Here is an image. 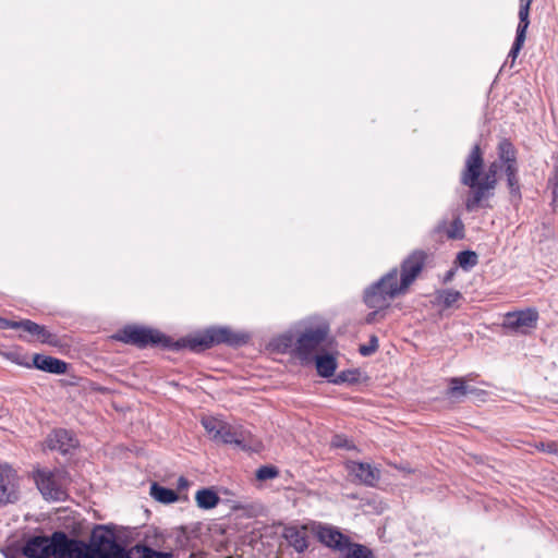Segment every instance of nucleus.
<instances>
[{"instance_id":"cd10ccee","label":"nucleus","mask_w":558,"mask_h":558,"mask_svg":"<svg viewBox=\"0 0 558 558\" xmlns=\"http://www.w3.org/2000/svg\"><path fill=\"white\" fill-rule=\"evenodd\" d=\"M202 424L211 439L217 440L225 422L215 417H207L202 421Z\"/></svg>"},{"instance_id":"f704fd0d","label":"nucleus","mask_w":558,"mask_h":558,"mask_svg":"<svg viewBox=\"0 0 558 558\" xmlns=\"http://www.w3.org/2000/svg\"><path fill=\"white\" fill-rule=\"evenodd\" d=\"M356 381V372L347 369L338 373L336 377L332 379V383L336 385L344 384V383H355Z\"/></svg>"},{"instance_id":"7ed1b4c3","label":"nucleus","mask_w":558,"mask_h":558,"mask_svg":"<svg viewBox=\"0 0 558 558\" xmlns=\"http://www.w3.org/2000/svg\"><path fill=\"white\" fill-rule=\"evenodd\" d=\"M73 558H131L129 550L117 542V536L110 527L97 525L86 543L74 538Z\"/></svg>"},{"instance_id":"79ce46f5","label":"nucleus","mask_w":558,"mask_h":558,"mask_svg":"<svg viewBox=\"0 0 558 558\" xmlns=\"http://www.w3.org/2000/svg\"><path fill=\"white\" fill-rule=\"evenodd\" d=\"M453 275H454V271H453V270H449V271L446 274L444 281H445V282L450 281V280L452 279Z\"/></svg>"},{"instance_id":"f3484780","label":"nucleus","mask_w":558,"mask_h":558,"mask_svg":"<svg viewBox=\"0 0 558 558\" xmlns=\"http://www.w3.org/2000/svg\"><path fill=\"white\" fill-rule=\"evenodd\" d=\"M518 165H507L505 167V174L507 178V185L509 189V193L511 196V199L514 202H520L522 198L521 194V187L519 183V177H518Z\"/></svg>"},{"instance_id":"473e14b6","label":"nucleus","mask_w":558,"mask_h":558,"mask_svg":"<svg viewBox=\"0 0 558 558\" xmlns=\"http://www.w3.org/2000/svg\"><path fill=\"white\" fill-rule=\"evenodd\" d=\"M378 349V338L375 335H372L368 343L361 344L359 348V352L363 356H369L374 354Z\"/></svg>"},{"instance_id":"dca6fc26","label":"nucleus","mask_w":558,"mask_h":558,"mask_svg":"<svg viewBox=\"0 0 558 558\" xmlns=\"http://www.w3.org/2000/svg\"><path fill=\"white\" fill-rule=\"evenodd\" d=\"M449 384L450 387L447 390V396L457 401H461L466 395L477 391L476 388L468 386L462 377H452L449 379Z\"/></svg>"},{"instance_id":"20e7f679","label":"nucleus","mask_w":558,"mask_h":558,"mask_svg":"<svg viewBox=\"0 0 558 558\" xmlns=\"http://www.w3.org/2000/svg\"><path fill=\"white\" fill-rule=\"evenodd\" d=\"M74 538L62 531H56L50 536L33 535L22 547V555L26 558H73Z\"/></svg>"},{"instance_id":"7c9ffc66","label":"nucleus","mask_w":558,"mask_h":558,"mask_svg":"<svg viewBox=\"0 0 558 558\" xmlns=\"http://www.w3.org/2000/svg\"><path fill=\"white\" fill-rule=\"evenodd\" d=\"M255 475L258 481L272 480L279 475V470L272 465H262L256 470Z\"/></svg>"},{"instance_id":"37998d69","label":"nucleus","mask_w":558,"mask_h":558,"mask_svg":"<svg viewBox=\"0 0 558 558\" xmlns=\"http://www.w3.org/2000/svg\"><path fill=\"white\" fill-rule=\"evenodd\" d=\"M189 558H207V557L203 553H193V554L190 555Z\"/></svg>"},{"instance_id":"c03bdc74","label":"nucleus","mask_w":558,"mask_h":558,"mask_svg":"<svg viewBox=\"0 0 558 558\" xmlns=\"http://www.w3.org/2000/svg\"><path fill=\"white\" fill-rule=\"evenodd\" d=\"M5 558H21L16 553H5Z\"/></svg>"},{"instance_id":"39448f33","label":"nucleus","mask_w":558,"mask_h":558,"mask_svg":"<svg viewBox=\"0 0 558 558\" xmlns=\"http://www.w3.org/2000/svg\"><path fill=\"white\" fill-rule=\"evenodd\" d=\"M35 484L46 500L63 501L68 497L69 473L63 469H37L33 473Z\"/></svg>"},{"instance_id":"393cba45","label":"nucleus","mask_w":558,"mask_h":558,"mask_svg":"<svg viewBox=\"0 0 558 558\" xmlns=\"http://www.w3.org/2000/svg\"><path fill=\"white\" fill-rule=\"evenodd\" d=\"M150 496L161 504H171L178 500V494L173 489L163 487L157 483L151 484Z\"/></svg>"},{"instance_id":"c85d7f7f","label":"nucleus","mask_w":558,"mask_h":558,"mask_svg":"<svg viewBox=\"0 0 558 558\" xmlns=\"http://www.w3.org/2000/svg\"><path fill=\"white\" fill-rule=\"evenodd\" d=\"M530 7L529 4H523L519 7V24L517 27V34L519 35H525L526 31L530 25L529 14H530Z\"/></svg>"},{"instance_id":"58836bf2","label":"nucleus","mask_w":558,"mask_h":558,"mask_svg":"<svg viewBox=\"0 0 558 558\" xmlns=\"http://www.w3.org/2000/svg\"><path fill=\"white\" fill-rule=\"evenodd\" d=\"M278 341H279L278 342V347H282L283 349H287L292 343V337H290V336H282L281 338H279Z\"/></svg>"},{"instance_id":"72a5a7b5","label":"nucleus","mask_w":558,"mask_h":558,"mask_svg":"<svg viewBox=\"0 0 558 558\" xmlns=\"http://www.w3.org/2000/svg\"><path fill=\"white\" fill-rule=\"evenodd\" d=\"M525 38H526L525 35L515 34L514 41H513L512 47L508 53V59H511L512 62L515 61L520 50L522 49V47L524 45Z\"/></svg>"},{"instance_id":"c9c22d12","label":"nucleus","mask_w":558,"mask_h":558,"mask_svg":"<svg viewBox=\"0 0 558 558\" xmlns=\"http://www.w3.org/2000/svg\"><path fill=\"white\" fill-rule=\"evenodd\" d=\"M331 446L333 448H341L347 450H350L354 447L347 436L340 434H337L332 437Z\"/></svg>"},{"instance_id":"e433bc0d","label":"nucleus","mask_w":558,"mask_h":558,"mask_svg":"<svg viewBox=\"0 0 558 558\" xmlns=\"http://www.w3.org/2000/svg\"><path fill=\"white\" fill-rule=\"evenodd\" d=\"M497 171H498V165L496 161L492 162L488 167V170L484 174V178L482 180L486 181L489 184H494V186L497 185Z\"/></svg>"},{"instance_id":"f03ea898","label":"nucleus","mask_w":558,"mask_h":558,"mask_svg":"<svg viewBox=\"0 0 558 558\" xmlns=\"http://www.w3.org/2000/svg\"><path fill=\"white\" fill-rule=\"evenodd\" d=\"M484 168L483 151L478 144H475L464 161V168L461 171L460 182L472 190L471 196L465 202V209L470 213L476 210L478 207H485L483 203L489 198L496 186L489 184L484 180L480 181Z\"/></svg>"},{"instance_id":"ea45409f","label":"nucleus","mask_w":558,"mask_h":558,"mask_svg":"<svg viewBox=\"0 0 558 558\" xmlns=\"http://www.w3.org/2000/svg\"><path fill=\"white\" fill-rule=\"evenodd\" d=\"M189 481L184 476H180L178 480V488L185 489L189 487Z\"/></svg>"},{"instance_id":"4be33fe9","label":"nucleus","mask_w":558,"mask_h":558,"mask_svg":"<svg viewBox=\"0 0 558 558\" xmlns=\"http://www.w3.org/2000/svg\"><path fill=\"white\" fill-rule=\"evenodd\" d=\"M497 154L499 160L505 165H518L517 163V149L514 145L508 140L502 138L497 147Z\"/></svg>"},{"instance_id":"9d476101","label":"nucleus","mask_w":558,"mask_h":558,"mask_svg":"<svg viewBox=\"0 0 558 558\" xmlns=\"http://www.w3.org/2000/svg\"><path fill=\"white\" fill-rule=\"evenodd\" d=\"M327 332L324 327L307 329L296 340L298 354L307 357L326 339Z\"/></svg>"},{"instance_id":"5701e85b","label":"nucleus","mask_w":558,"mask_h":558,"mask_svg":"<svg viewBox=\"0 0 558 558\" xmlns=\"http://www.w3.org/2000/svg\"><path fill=\"white\" fill-rule=\"evenodd\" d=\"M129 553L131 558H172L170 551H158L142 544H136Z\"/></svg>"},{"instance_id":"a19ab883","label":"nucleus","mask_w":558,"mask_h":558,"mask_svg":"<svg viewBox=\"0 0 558 558\" xmlns=\"http://www.w3.org/2000/svg\"><path fill=\"white\" fill-rule=\"evenodd\" d=\"M445 226H446V221L445 220L439 222L438 226L435 228V232H437V233L441 232L442 229L445 228Z\"/></svg>"},{"instance_id":"a18cd8bd","label":"nucleus","mask_w":558,"mask_h":558,"mask_svg":"<svg viewBox=\"0 0 558 558\" xmlns=\"http://www.w3.org/2000/svg\"><path fill=\"white\" fill-rule=\"evenodd\" d=\"M555 446H556V444H554V442L548 444V445H547V449H546V450H547L548 452H553V451L555 450V449H554V447H555Z\"/></svg>"},{"instance_id":"bb28decb","label":"nucleus","mask_w":558,"mask_h":558,"mask_svg":"<svg viewBox=\"0 0 558 558\" xmlns=\"http://www.w3.org/2000/svg\"><path fill=\"white\" fill-rule=\"evenodd\" d=\"M459 266L464 270H470L478 263L477 254L473 251H462L457 255Z\"/></svg>"},{"instance_id":"412c9836","label":"nucleus","mask_w":558,"mask_h":558,"mask_svg":"<svg viewBox=\"0 0 558 558\" xmlns=\"http://www.w3.org/2000/svg\"><path fill=\"white\" fill-rule=\"evenodd\" d=\"M0 328L1 329H22L29 335L36 337V332L40 330V325L31 320V319H22V320H9V319H0Z\"/></svg>"},{"instance_id":"a878e982","label":"nucleus","mask_w":558,"mask_h":558,"mask_svg":"<svg viewBox=\"0 0 558 558\" xmlns=\"http://www.w3.org/2000/svg\"><path fill=\"white\" fill-rule=\"evenodd\" d=\"M216 441L235 446H242L243 444L242 435L226 422L222 428L220 429V434Z\"/></svg>"},{"instance_id":"2f4dec72","label":"nucleus","mask_w":558,"mask_h":558,"mask_svg":"<svg viewBox=\"0 0 558 558\" xmlns=\"http://www.w3.org/2000/svg\"><path fill=\"white\" fill-rule=\"evenodd\" d=\"M36 338L41 343L56 345L58 343V338L54 333L50 332L45 326L40 325V330L36 332Z\"/></svg>"},{"instance_id":"9b49d317","label":"nucleus","mask_w":558,"mask_h":558,"mask_svg":"<svg viewBox=\"0 0 558 558\" xmlns=\"http://www.w3.org/2000/svg\"><path fill=\"white\" fill-rule=\"evenodd\" d=\"M347 469L355 482L367 486H374L380 478V471L369 463L350 461Z\"/></svg>"},{"instance_id":"a211bd4d","label":"nucleus","mask_w":558,"mask_h":558,"mask_svg":"<svg viewBox=\"0 0 558 558\" xmlns=\"http://www.w3.org/2000/svg\"><path fill=\"white\" fill-rule=\"evenodd\" d=\"M195 501L199 509H214L220 501V497L213 488H201L195 494Z\"/></svg>"},{"instance_id":"6ab92c4d","label":"nucleus","mask_w":558,"mask_h":558,"mask_svg":"<svg viewBox=\"0 0 558 558\" xmlns=\"http://www.w3.org/2000/svg\"><path fill=\"white\" fill-rule=\"evenodd\" d=\"M284 537L289 545L292 546L298 553H303L308 547L306 533L298 530L296 527L286 529Z\"/></svg>"},{"instance_id":"4c0bfd02","label":"nucleus","mask_w":558,"mask_h":558,"mask_svg":"<svg viewBox=\"0 0 558 558\" xmlns=\"http://www.w3.org/2000/svg\"><path fill=\"white\" fill-rule=\"evenodd\" d=\"M548 185L553 189L554 199L558 197V165L555 166L553 175L548 180Z\"/></svg>"},{"instance_id":"2eb2a0df","label":"nucleus","mask_w":558,"mask_h":558,"mask_svg":"<svg viewBox=\"0 0 558 558\" xmlns=\"http://www.w3.org/2000/svg\"><path fill=\"white\" fill-rule=\"evenodd\" d=\"M339 558H376L373 550L360 543L349 538L344 548L339 553Z\"/></svg>"},{"instance_id":"aec40b11","label":"nucleus","mask_w":558,"mask_h":558,"mask_svg":"<svg viewBox=\"0 0 558 558\" xmlns=\"http://www.w3.org/2000/svg\"><path fill=\"white\" fill-rule=\"evenodd\" d=\"M463 295L460 291L453 289H442L436 292L435 303L444 310L451 308L454 304L462 300Z\"/></svg>"},{"instance_id":"0eeeda50","label":"nucleus","mask_w":558,"mask_h":558,"mask_svg":"<svg viewBox=\"0 0 558 558\" xmlns=\"http://www.w3.org/2000/svg\"><path fill=\"white\" fill-rule=\"evenodd\" d=\"M538 318L539 314L535 307L508 312L505 315L502 327L512 332L529 335L537 327Z\"/></svg>"},{"instance_id":"4468645a","label":"nucleus","mask_w":558,"mask_h":558,"mask_svg":"<svg viewBox=\"0 0 558 558\" xmlns=\"http://www.w3.org/2000/svg\"><path fill=\"white\" fill-rule=\"evenodd\" d=\"M33 365L37 369L56 375L64 374L68 369V364L64 361L39 353L34 354Z\"/></svg>"},{"instance_id":"49530a36","label":"nucleus","mask_w":558,"mask_h":558,"mask_svg":"<svg viewBox=\"0 0 558 558\" xmlns=\"http://www.w3.org/2000/svg\"><path fill=\"white\" fill-rule=\"evenodd\" d=\"M533 0H520V5H523V4H529L531 5Z\"/></svg>"},{"instance_id":"f257e3e1","label":"nucleus","mask_w":558,"mask_h":558,"mask_svg":"<svg viewBox=\"0 0 558 558\" xmlns=\"http://www.w3.org/2000/svg\"><path fill=\"white\" fill-rule=\"evenodd\" d=\"M112 338L138 349L161 347L165 349L175 350L189 349L196 353L218 344H227L229 347L236 348L245 344L248 340V337L245 333L234 332L229 327H210L194 337L182 338L172 342L170 337L156 329L136 325H128L123 327L114 333Z\"/></svg>"},{"instance_id":"423d86ee","label":"nucleus","mask_w":558,"mask_h":558,"mask_svg":"<svg viewBox=\"0 0 558 558\" xmlns=\"http://www.w3.org/2000/svg\"><path fill=\"white\" fill-rule=\"evenodd\" d=\"M401 293L403 291L398 286V270L393 268L365 290L364 302L369 308L383 310Z\"/></svg>"},{"instance_id":"c756f323","label":"nucleus","mask_w":558,"mask_h":558,"mask_svg":"<svg viewBox=\"0 0 558 558\" xmlns=\"http://www.w3.org/2000/svg\"><path fill=\"white\" fill-rule=\"evenodd\" d=\"M448 239L461 240L464 238V223L460 217H456L446 231Z\"/></svg>"},{"instance_id":"ddd939ff","label":"nucleus","mask_w":558,"mask_h":558,"mask_svg":"<svg viewBox=\"0 0 558 558\" xmlns=\"http://www.w3.org/2000/svg\"><path fill=\"white\" fill-rule=\"evenodd\" d=\"M47 445L51 450H57L62 454L69 453L77 445L73 434L66 429H54L47 438Z\"/></svg>"},{"instance_id":"6e6552de","label":"nucleus","mask_w":558,"mask_h":558,"mask_svg":"<svg viewBox=\"0 0 558 558\" xmlns=\"http://www.w3.org/2000/svg\"><path fill=\"white\" fill-rule=\"evenodd\" d=\"M427 254L423 250L413 251L407 258L401 263V278L398 286L405 292L408 288L415 281L421 271L424 268Z\"/></svg>"},{"instance_id":"b1692460","label":"nucleus","mask_w":558,"mask_h":558,"mask_svg":"<svg viewBox=\"0 0 558 558\" xmlns=\"http://www.w3.org/2000/svg\"><path fill=\"white\" fill-rule=\"evenodd\" d=\"M337 368V361L330 354H323L316 356L317 373L325 378H329L335 374Z\"/></svg>"},{"instance_id":"f8f14e48","label":"nucleus","mask_w":558,"mask_h":558,"mask_svg":"<svg viewBox=\"0 0 558 558\" xmlns=\"http://www.w3.org/2000/svg\"><path fill=\"white\" fill-rule=\"evenodd\" d=\"M317 538L326 547L340 553L350 537L333 526L319 525L317 530Z\"/></svg>"},{"instance_id":"1a4fd4ad","label":"nucleus","mask_w":558,"mask_h":558,"mask_svg":"<svg viewBox=\"0 0 558 558\" xmlns=\"http://www.w3.org/2000/svg\"><path fill=\"white\" fill-rule=\"evenodd\" d=\"M17 500L16 472L7 463L0 464V504H14Z\"/></svg>"}]
</instances>
